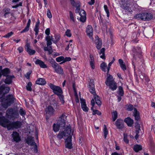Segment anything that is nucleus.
Returning <instances> with one entry per match:
<instances>
[{
  "label": "nucleus",
  "instance_id": "f257e3e1",
  "mask_svg": "<svg viewBox=\"0 0 155 155\" xmlns=\"http://www.w3.org/2000/svg\"><path fill=\"white\" fill-rule=\"evenodd\" d=\"M0 125L3 127L7 128L8 130L17 129L21 128L22 123L19 121L10 122L9 120L4 116H0Z\"/></svg>",
  "mask_w": 155,
  "mask_h": 155
},
{
  "label": "nucleus",
  "instance_id": "f03ea898",
  "mask_svg": "<svg viewBox=\"0 0 155 155\" xmlns=\"http://www.w3.org/2000/svg\"><path fill=\"white\" fill-rule=\"evenodd\" d=\"M15 99L12 95H8L5 98L3 99L1 103V105H0V110H1V107L2 106L5 108H7L8 106L11 105V104L14 102ZM2 112H0V115L2 114Z\"/></svg>",
  "mask_w": 155,
  "mask_h": 155
},
{
  "label": "nucleus",
  "instance_id": "7ed1b4c3",
  "mask_svg": "<svg viewBox=\"0 0 155 155\" xmlns=\"http://www.w3.org/2000/svg\"><path fill=\"white\" fill-rule=\"evenodd\" d=\"M105 84L106 85L108 86L112 91H114L117 88V84L114 81L112 76L110 74L107 77Z\"/></svg>",
  "mask_w": 155,
  "mask_h": 155
},
{
  "label": "nucleus",
  "instance_id": "20e7f679",
  "mask_svg": "<svg viewBox=\"0 0 155 155\" xmlns=\"http://www.w3.org/2000/svg\"><path fill=\"white\" fill-rule=\"evenodd\" d=\"M153 15L150 13L143 12L137 14L135 16L137 18H140L144 21H148L153 18Z\"/></svg>",
  "mask_w": 155,
  "mask_h": 155
},
{
  "label": "nucleus",
  "instance_id": "39448f33",
  "mask_svg": "<svg viewBox=\"0 0 155 155\" xmlns=\"http://www.w3.org/2000/svg\"><path fill=\"white\" fill-rule=\"evenodd\" d=\"M72 134L71 126L70 125L68 126L65 128L64 131L59 132L57 135V138L59 140H61L64 136L68 137L70 135H71Z\"/></svg>",
  "mask_w": 155,
  "mask_h": 155
},
{
  "label": "nucleus",
  "instance_id": "423d86ee",
  "mask_svg": "<svg viewBox=\"0 0 155 155\" xmlns=\"http://www.w3.org/2000/svg\"><path fill=\"white\" fill-rule=\"evenodd\" d=\"M131 4L130 0H121L120 2V7L129 12L132 11L130 7Z\"/></svg>",
  "mask_w": 155,
  "mask_h": 155
},
{
  "label": "nucleus",
  "instance_id": "0eeeda50",
  "mask_svg": "<svg viewBox=\"0 0 155 155\" xmlns=\"http://www.w3.org/2000/svg\"><path fill=\"white\" fill-rule=\"evenodd\" d=\"M90 92L94 95V98L95 100L96 104L98 106H100L101 104V102L100 97L96 94L94 86L89 87Z\"/></svg>",
  "mask_w": 155,
  "mask_h": 155
},
{
  "label": "nucleus",
  "instance_id": "6e6552de",
  "mask_svg": "<svg viewBox=\"0 0 155 155\" xmlns=\"http://www.w3.org/2000/svg\"><path fill=\"white\" fill-rule=\"evenodd\" d=\"M51 63V64L52 67L54 70L55 72L59 74H63V71L62 68L53 59H52Z\"/></svg>",
  "mask_w": 155,
  "mask_h": 155
},
{
  "label": "nucleus",
  "instance_id": "1a4fd4ad",
  "mask_svg": "<svg viewBox=\"0 0 155 155\" xmlns=\"http://www.w3.org/2000/svg\"><path fill=\"white\" fill-rule=\"evenodd\" d=\"M48 85L50 88L53 90V92L56 95L63 94L62 90L60 87L55 85L51 83L49 84Z\"/></svg>",
  "mask_w": 155,
  "mask_h": 155
},
{
  "label": "nucleus",
  "instance_id": "9d476101",
  "mask_svg": "<svg viewBox=\"0 0 155 155\" xmlns=\"http://www.w3.org/2000/svg\"><path fill=\"white\" fill-rule=\"evenodd\" d=\"M7 114L10 116L11 118L18 117L19 114L18 111L13 108L8 109L7 111Z\"/></svg>",
  "mask_w": 155,
  "mask_h": 155
},
{
  "label": "nucleus",
  "instance_id": "9b49d317",
  "mask_svg": "<svg viewBox=\"0 0 155 155\" xmlns=\"http://www.w3.org/2000/svg\"><path fill=\"white\" fill-rule=\"evenodd\" d=\"M72 134L71 135H70L65 140V147L69 149H71L72 148Z\"/></svg>",
  "mask_w": 155,
  "mask_h": 155
},
{
  "label": "nucleus",
  "instance_id": "f8f14e48",
  "mask_svg": "<svg viewBox=\"0 0 155 155\" xmlns=\"http://www.w3.org/2000/svg\"><path fill=\"white\" fill-rule=\"evenodd\" d=\"M86 32L87 35L91 39L93 40L94 38L93 37V28L91 25H88L87 26Z\"/></svg>",
  "mask_w": 155,
  "mask_h": 155
},
{
  "label": "nucleus",
  "instance_id": "ddd939ff",
  "mask_svg": "<svg viewBox=\"0 0 155 155\" xmlns=\"http://www.w3.org/2000/svg\"><path fill=\"white\" fill-rule=\"evenodd\" d=\"M71 60V58L70 57H66L64 58L62 56H61L57 57L56 59V61L58 62H60L62 61L60 63V64H62L67 61H70Z\"/></svg>",
  "mask_w": 155,
  "mask_h": 155
},
{
  "label": "nucleus",
  "instance_id": "4468645a",
  "mask_svg": "<svg viewBox=\"0 0 155 155\" xmlns=\"http://www.w3.org/2000/svg\"><path fill=\"white\" fill-rule=\"evenodd\" d=\"M10 88L9 87H6L3 84L0 87V95L5 94L9 92Z\"/></svg>",
  "mask_w": 155,
  "mask_h": 155
},
{
  "label": "nucleus",
  "instance_id": "2eb2a0df",
  "mask_svg": "<svg viewBox=\"0 0 155 155\" xmlns=\"http://www.w3.org/2000/svg\"><path fill=\"white\" fill-rule=\"evenodd\" d=\"M14 141L18 143L21 140V137L17 132L14 131L12 135Z\"/></svg>",
  "mask_w": 155,
  "mask_h": 155
},
{
  "label": "nucleus",
  "instance_id": "dca6fc26",
  "mask_svg": "<svg viewBox=\"0 0 155 155\" xmlns=\"http://www.w3.org/2000/svg\"><path fill=\"white\" fill-rule=\"evenodd\" d=\"M81 17L80 18V21L82 22H84L86 20V13L85 12L83 9H81L79 13Z\"/></svg>",
  "mask_w": 155,
  "mask_h": 155
},
{
  "label": "nucleus",
  "instance_id": "f3484780",
  "mask_svg": "<svg viewBox=\"0 0 155 155\" xmlns=\"http://www.w3.org/2000/svg\"><path fill=\"white\" fill-rule=\"evenodd\" d=\"M66 118V116L64 114H62L59 117V120L57 121V122L61 125L62 127H64L65 125V119Z\"/></svg>",
  "mask_w": 155,
  "mask_h": 155
},
{
  "label": "nucleus",
  "instance_id": "a211bd4d",
  "mask_svg": "<svg viewBox=\"0 0 155 155\" xmlns=\"http://www.w3.org/2000/svg\"><path fill=\"white\" fill-rule=\"evenodd\" d=\"M118 129H121L124 127V123L123 120L120 119H118L115 123Z\"/></svg>",
  "mask_w": 155,
  "mask_h": 155
},
{
  "label": "nucleus",
  "instance_id": "6ab92c4d",
  "mask_svg": "<svg viewBox=\"0 0 155 155\" xmlns=\"http://www.w3.org/2000/svg\"><path fill=\"white\" fill-rule=\"evenodd\" d=\"M71 4L74 6L76 7V8L75 10L76 13H79L81 10H80V3L79 2L76 3L74 0H72L71 1Z\"/></svg>",
  "mask_w": 155,
  "mask_h": 155
},
{
  "label": "nucleus",
  "instance_id": "aec40b11",
  "mask_svg": "<svg viewBox=\"0 0 155 155\" xmlns=\"http://www.w3.org/2000/svg\"><path fill=\"white\" fill-rule=\"evenodd\" d=\"M54 108L51 106H48L46 109V114L49 115H53L54 114Z\"/></svg>",
  "mask_w": 155,
  "mask_h": 155
},
{
  "label": "nucleus",
  "instance_id": "412c9836",
  "mask_svg": "<svg viewBox=\"0 0 155 155\" xmlns=\"http://www.w3.org/2000/svg\"><path fill=\"white\" fill-rule=\"evenodd\" d=\"M80 101L81 107L83 110L85 112L88 111V108L86 106L85 100L83 99H81Z\"/></svg>",
  "mask_w": 155,
  "mask_h": 155
},
{
  "label": "nucleus",
  "instance_id": "4be33fe9",
  "mask_svg": "<svg viewBox=\"0 0 155 155\" xmlns=\"http://www.w3.org/2000/svg\"><path fill=\"white\" fill-rule=\"evenodd\" d=\"M35 63L36 64L39 65L41 68H47V65L45 64L44 62L39 59H37Z\"/></svg>",
  "mask_w": 155,
  "mask_h": 155
},
{
  "label": "nucleus",
  "instance_id": "5701e85b",
  "mask_svg": "<svg viewBox=\"0 0 155 155\" xmlns=\"http://www.w3.org/2000/svg\"><path fill=\"white\" fill-rule=\"evenodd\" d=\"M95 38V43L96 45V47L98 49H99L101 47L102 44V41L99 38L98 36L96 37Z\"/></svg>",
  "mask_w": 155,
  "mask_h": 155
},
{
  "label": "nucleus",
  "instance_id": "b1692460",
  "mask_svg": "<svg viewBox=\"0 0 155 155\" xmlns=\"http://www.w3.org/2000/svg\"><path fill=\"white\" fill-rule=\"evenodd\" d=\"M40 23V20L39 19H37V21L36 22L35 27L34 29L35 32V35L37 36L39 32V25Z\"/></svg>",
  "mask_w": 155,
  "mask_h": 155
},
{
  "label": "nucleus",
  "instance_id": "393cba45",
  "mask_svg": "<svg viewBox=\"0 0 155 155\" xmlns=\"http://www.w3.org/2000/svg\"><path fill=\"white\" fill-rule=\"evenodd\" d=\"M26 141L27 143L31 145H36V143L34 141V137L31 136L28 137Z\"/></svg>",
  "mask_w": 155,
  "mask_h": 155
},
{
  "label": "nucleus",
  "instance_id": "a878e982",
  "mask_svg": "<svg viewBox=\"0 0 155 155\" xmlns=\"http://www.w3.org/2000/svg\"><path fill=\"white\" fill-rule=\"evenodd\" d=\"M118 62L120 64L121 68L124 71H125L127 69V68L125 63L124 62L123 60L121 59H120L118 60Z\"/></svg>",
  "mask_w": 155,
  "mask_h": 155
},
{
  "label": "nucleus",
  "instance_id": "bb28decb",
  "mask_svg": "<svg viewBox=\"0 0 155 155\" xmlns=\"http://www.w3.org/2000/svg\"><path fill=\"white\" fill-rule=\"evenodd\" d=\"M36 83L40 85H44L46 84V81L43 78H39L36 81Z\"/></svg>",
  "mask_w": 155,
  "mask_h": 155
},
{
  "label": "nucleus",
  "instance_id": "cd10ccee",
  "mask_svg": "<svg viewBox=\"0 0 155 155\" xmlns=\"http://www.w3.org/2000/svg\"><path fill=\"white\" fill-rule=\"evenodd\" d=\"M124 121L129 127L131 126L133 124V120L129 117L126 118L124 120Z\"/></svg>",
  "mask_w": 155,
  "mask_h": 155
},
{
  "label": "nucleus",
  "instance_id": "c85d7f7f",
  "mask_svg": "<svg viewBox=\"0 0 155 155\" xmlns=\"http://www.w3.org/2000/svg\"><path fill=\"white\" fill-rule=\"evenodd\" d=\"M61 127H61V125L57 122L56 124H54L53 125V130L55 132H58Z\"/></svg>",
  "mask_w": 155,
  "mask_h": 155
},
{
  "label": "nucleus",
  "instance_id": "c756f323",
  "mask_svg": "<svg viewBox=\"0 0 155 155\" xmlns=\"http://www.w3.org/2000/svg\"><path fill=\"white\" fill-rule=\"evenodd\" d=\"M14 78V76H6V79L5 80V83L10 84L11 83L13 78Z\"/></svg>",
  "mask_w": 155,
  "mask_h": 155
},
{
  "label": "nucleus",
  "instance_id": "7c9ffc66",
  "mask_svg": "<svg viewBox=\"0 0 155 155\" xmlns=\"http://www.w3.org/2000/svg\"><path fill=\"white\" fill-rule=\"evenodd\" d=\"M134 116L135 117V119L136 120H138L139 119L140 116L139 113L135 108L134 110Z\"/></svg>",
  "mask_w": 155,
  "mask_h": 155
},
{
  "label": "nucleus",
  "instance_id": "2f4dec72",
  "mask_svg": "<svg viewBox=\"0 0 155 155\" xmlns=\"http://www.w3.org/2000/svg\"><path fill=\"white\" fill-rule=\"evenodd\" d=\"M129 136H130V137L133 138V136L129 135L128 136L127 134L125 133L124 134V141L127 144H128L129 142L128 138V137Z\"/></svg>",
  "mask_w": 155,
  "mask_h": 155
},
{
  "label": "nucleus",
  "instance_id": "473e14b6",
  "mask_svg": "<svg viewBox=\"0 0 155 155\" xmlns=\"http://www.w3.org/2000/svg\"><path fill=\"white\" fill-rule=\"evenodd\" d=\"M105 49L104 48H102L100 51L99 52L100 54H101L100 56V58L103 59H105Z\"/></svg>",
  "mask_w": 155,
  "mask_h": 155
},
{
  "label": "nucleus",
  "instance_id": "72a5a7b5",
  "mask_svg": "<svg viewBox=\"0 0 155 155\" xmlns=\"http://www.w3.org/2000/svg\"><path fill=\"white\" fill-rule=\"evenodd\" d=\"M10 73V70L8 68H6L2 71V75L5 76H8V74Z\"/></svg>",
  "mask_w": 155,
  "mask_h": 155
},
{
  "label": "nucleus",
  "instance_id": "f704fd0d",
  "mask_svg": "<svg viewBox=\"0 0 155 155\" xmlns=\"http://www.w3.org/2000/svg\"><path fill=\"white\" fill-rule=\"evenodd\" d=\"M112 121H114L117 117V113L116 110H114L112 112Z\"/></svg>",
  "mask_w": 155,
  "mask_h": 155
},
{
  "label": "nucleus",
  "instance_id": "c9c22d12",
  "mask_svg": "<svg viewBox=\"0 0 155 155\" xmlns=\"http://www.w3.org/2000/svg\"><path fill=\"white\" fill-rule=\"evenodd\" d=\"M101 68V70L104 71L106 72L107 71V64L105 62H103L100 65Z\"/></svg>",
  "mask_w": 155,
  "mask_h": 155
},
{
  "label": "nucleus",
  "instance_id": "e433bc0d",
  "mask_svg": "<svg viewBox=\"0 0 155 155\" xmlns=\"http://www.w3.org/2000/svg\"><path fill=\"white\" fill-rule=\"evenodd\" d=\"M118 94L120 96H123L124 94V91L123 87L120 86L118 87Z\"/></svg>",
  "mask_w": 155,
  "mask_h": 155
},
{
  "label": "nucleus",
  "instance_id": "4c0bfd02",
  "mask_svg": "<svg viewBox=\"0 0 155 155\" xmlns=\"http://www.w3.org/2000/svg\"><path fill=\"white\" fill-rule=\"evenodd\" d=\"M142 149V147L140 145L137 144L134 146V150L136 152H138L139 150H141Z\"/></svg>",
  "mask_w": 155,
  "mask_h": 155
},
{
  "label": "nucleus",
  "instance_id": "58836bf2",
  "mask_svg": "<svg viewBox=\"0 0 155 155\" xmlns=\"http://www.w3.org/2000/svg\"><path fill=\"white\" fill-rule=\"evenodd\" d=\"M104 127L103 129V131L104 133V138L106 139L107 137V135L108 133V130L105 125H104Z\"/></svg>",
  "mask_w": 155,
  "mask_h": 155
},
{
  "label": "nucleus",
  "instance_id": "ea45409f",
  "mask_svg": "<svg viewBox=\"0 0 155 155\" xmlns=\"http://www.w3.org/2000/svg\"><path fill=\"white\" fill-rule=\"evenodd\" d=\"M57 95L58 96L61 103L63 104H64L65 101L64 100V96L62 95V94H60Z\"/></svg>",
  "mask_w": 155,
  "mask_h": 155
},
{
  "label": "nucleus",
  "instance_id": "a19ab883",
  "mask_svg": "<svg viewBox=\"0 0 155 155\" xmlns=\"http://www.w3.org/2000/svg\"><path fill=\"white\" fill-rule=\"evenodd\" d=\"M55 39L53 41V42L56 44L60 39V36L59 35H54Z\"/></svg>",
  "mask_w": 155,
  "mask_h": 155
},
{
  "label": "nucleus",
  "instance_id": "79ce46f5",
  "mask_svg": "<svg viewBox=\"0 0 155 155\" xmlns=\"http://www.w3.org/2000/svg\"><path fill=\"white\" fill-rule=\"evenodd\" d=\"M104 8L106 13L107 17H109L110 16V13L109 10L108 9L107 6L106 5H104Z\"/></svg>",
  "mask_w": 155,
  "mask_h": 155
},
{
  "label": "nucleus",
  "instance_id": "37998d69",
  "mask_svg": "<svg viewBox=\"0 0 155 155\" xmlns=\"http://www.w3.org/2000/svg\"><path fill=\"white\" fill-rule=\"evenodd\" d=\"M32 86V83L31 82H29L26 85V89L28 91H31L32 90L31 86Z\"/></svg>",
  "mask_w": 155,
  "mask_h": 155
},
{
  "label": "nucleus",
  "instance_id": "c03bdc74",
  "mask_svg": "<svg viewBox=\"0 0 155 155\" xmlns=\"http://www.w3.org/2000/svg\"><path fill=\"white\" fill-rule=\"evenodd\" d=\"M65 35L68 37H70L71 36V31L69 29H68L66 30L65 32Z\"/></svg>",
  "mask_w": 155,
  "mask_h": 155
},
{
  "label": "nucleus",
  "instance_id": "a18cd8bd",
  "mask_svg": "<svg viewBox=\"0 0 155 155\" xmlns=\"http://www.w3.org/2000/svg\"><path fill=\"white\" fill-rule=\"evenodd\" d=\"M10 9L8 8H5L3 9V11L5 12L4 15L5 17L10 13Z\"/></svg>",
  "mask_w": 155,
  "mask_h": 155
},
{
  "label": "nucleus",
  "instance_id": "49530a36",
  "mask_svg": "<svg viewBox=\"0 0 155 155\" xmlns=\"http://www.w3.org/2000/svg\"><path fill=\"white\" fill-rule=\"evenodd\" d=\"M19 113L22 117H24L26 114L25 110L22 108H21L20 109L19 111Z\"/></svg>",
  "mask_w": 155,
  "mask_h": 155
},
{
  "label": "nucleus",
  "instance_id": "de8ad7c7",
  "mask_svg": "<svg viewBox=\"0 0 155 155\" xmlns=\"http://www.w3.org/2000/svg\"><path fill=\"white\" fill-rule=\"evenodd\" d=\"M69 14H70V19L72 21L74 22L75 19L74 18V16L72 13V12L71 11L69 12Z\"/></svg>",
  "mask_w": 155,
  "mask_h": 155
},
{
  "label": "nucleus",
  "instance_id": "09e8293b",
  "mask_svg": "<svg viewBox=\"0 0 155 155\" xmlns=\"http://www.w3.org/2000/svg\"><path fill=\"white\" fill-rule=\"evenodd\" d=\"M47 16L48 18H52V15L51 12L49 9H47Z\"/></svg>",
  "mask_w": 155,
  "mask_h": 155
},
{
  "label": "nucleus",
  "instance_id": "8fccbe9b",
  "mask_svg": "<svg viewBox=\"0 0 155 155\" xmlns=\"http://www.w3.org/2000/svg\"><path fill=\"white\" fill-rule=\"evenodd\" d=\"M25 48L26 51L31 49V46L29 43L27 42L25 45Z\"/></svg>",
  "mask_w": 155,
  "mask_h": 155
},
{
  "label": "nucleus",
  "instance_id": "3c124183",
  "mask_svg": "<svg viewBox=\"0 0 155 155\" xmlns=\"http://www.w3.org/2000/svg\"><path fill=\"white\" fill-rule=\"evenodd\" d=\"M13 34V32L12 31H11L10 32L8 33L7 34L5 35L4 36V37L6 38H9L12 36Z\"/></svg>",
  "mask_w": 155,
  "mask_h": 155
},
{
  "label": "nucleus",
  "instance_id": "603ef678",
  "mask_svg": "<svg viewBox=\"0 0 155 155\" xmlns=\"http://www.w3.org/2000/svg\"><path fill=\"white\" fill-rule=\"evenodd\" d=\"M95 114H97L98 115H100L101 114V113L97 110H93V115H95Z\"/></svg>",
  "mask_w": 155,
  "mask_h": 155
},
{
  "label": "nucleus",
  "instance_id": "864d4df0",
  "mask_svg": "<svg viewBox=\"0 0 155 155\" xmlns=\"http://www.w3.org/2000/svg\"><path fill=\"white\" fill-rule=\"evenodd\" d=\"M27 52L30 55H32L34 54L35 53V50H32L31 49L28 50Z\"/></svg>",
  "mask_w": 155,
  "mask_h": 155
},
{
  "label": "nucleus",
  "instance_id": "5fc2aeb1",
  "mask_svg": "<svg viewBox=\"0 0 155 155\" xmlns=\"http://www.w3.org/2000/svg\"><path fill=\"white\" fill-rule=\"evenodd\" d=\"M29 27L26 25L25 27L21 31V33H23L28 31L29 30Z\"/></svg>",
  "mask_w": 155,
  "mask_h": 155
},
{
  "label": "nucleus",
  "instance_id": "6e6d98bb",
  "mask_svg": "<svg viewBox=\"0 0 155 155\" xmlns=\"http://www.w3.org/2000/svg\"><path fill=\"white\" fill-rule=\"evenodd\" d=\"M32 72V71L30 70L26 73V74L25 75V76L27 78V79H28L29 78L30 75L31 73Z\"/></svg>",
  "mask_w": 155,
  "mask_h": 155
},
{
  "label": "nucleus",
  "instance_id": "4d7b16f0",
  "mask_svg": "<svg viewBox=\"0 0 155 155\" xmlns=\"http://www.w3.org/2000/svg\"><path fill=\"white\" fill-rule=\"evenodd\" d=\"M90 64L91 65V67L93 69H94L95 68L94 66V61H90Z\"/></svg>",
  "mask_w": 155,
  "mask_h": 155
},
{
  "label": "nucleus",
  "instance_id": "13d9d810",
  "mask_svg": "<svg viewBox=\"0 0 155 155\" xmlns=\"http://www.w3.org/2000/svg\"><path fill=\"white\" fill-rule=\"evenodd\" d=\"M94 86V83L93 79H91L89 83V87Z\"/></svg>",
  "mask_w": 155,
  "mask_h": 155
},
{
  "label": "nucleus",
  "instance_id": "bf43d9fd",
  "mask_svg": "<svg viewBox=\"0 0 155 155\" xmlns=\"http://www.w3.org/2000/svg\"><path fill=\"white\" fill-rule=\"evenodd\" d=\"M133 108L134 107L133 105H130L128 106L127 108V109L128 110L131 111L132 110H133Z\"/></svg>",
  "mask_w": 155,
  "mask_h": 155
},
{
  "label": "nucleus",
  "instance_id": "052dcab7",
  "mask_svg": "<svg viewBox=\"0 0 155 155\" xmlns=\"http://www.w3.org/2000/svg\"><path fill=\"white\" fill-rule=\"evenodd\" d=\"M91 105L92 106V107L91 108V110H92V109H93V107H94V106L95 105V101H94V99H92L91 101Z\"/></svg>",
  "mask_w": 155,
  "mask_h": 155
},
{
  "label": "nucleus",
  "instance_id": "680f3d73",
  "mask_svg": "<svg viewBox=\"0 0 155 155\" xmlns=\"http://www.w3.org/2000/svg\"><path fill=\"white\" fill-rule=\"evenodd\" d=\"M50 29L49 28H47L45 31V34L47 35H49L50 34Z\"/></svg>",
  "mask_w": 155,
  "mask_h": 155
},
{
  "label": "nucleus",
  "instance_id": "e2e57ef3",
  "mask_svg": "<svg viewBox=\"0 0 155 155\" xmlns=\"http://www.w3.org/2000/svg\"><path fill=\"white\" fill-rule=\"evenodd\" d=\"M47 41V45L48 46L51 45L52 44V42L50 40H46Z\"/></svg>",
  "mask_w": 155,
  "mask_h": 155
},
{
  "label": "nucleus",
  "instance_id": "0e129e2a",
  "mask_svg": "<svg viewBox=\"0 0 155 155\" xmlns=\"http://www.w3.org/2000/svg\"><path fill=\"white\" fill-rule=\"evenodd\" d=\"M18 51L19 53L22 52L23 51V48L22 47H19L18 48Z\"/></svg>",
  "mask_w": 155,
  "mask_h": 155
},
{
  "label": "nucleus",
  "instance_id": "69168bd1",
  "mask_svg": "<svg viewBox=\"0 0 155 155\" xmlns=\"http://www.w3.org/2000/svg\"><path fill=\"white\" fill-rule=\"evenodd\" d=\"M48 51L49 54H51L53 52V51L51 46H50L49 49Z\"/></svg>",
  "mask_w": 155,
  "mask_h": 155
},
{
  "label": "nucleus",
  "instance_id": "338daca9",
  "mask_svg": "<svg viewBox=\"0 0 155 155\" xmlns=\"http://www.w3.org/2000/svg\"><path fill=\"white\" fill-rule=\"evenodd\" d=\"M112 64H111L110 63V62L108 64V66L107 67V73H108L109 72V71L110 70V67L111 65Z\"/></svg>",
  "mask_w": 155,
  "mask_h": 155
},
{
  "label": "nucleus",
  "instance_id": "774afa93",
  "mask_svg": "<svg viewBox=\"0 0 155 155\" xmlns=\"http://www.w3.org/2000/svg\"><path fill=\"white\" fill-rule=\"evenodd\" d=\"M95 2V0H91L90 1L88 2V3L90 5H93L94 4Z\"/></svg>",
  "mask_w": 155,
  "mask_h": 155
}]
</instances>
